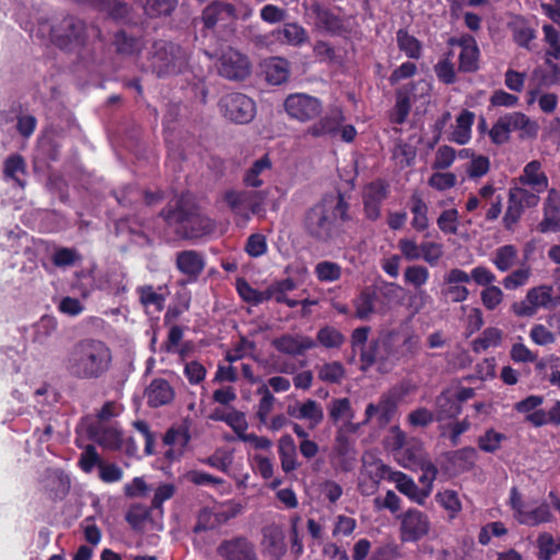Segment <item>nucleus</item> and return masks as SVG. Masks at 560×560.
<instances>
[{
    "label": "nucleus",
    "instance_id": "f257e3e1",
    "mask_svg": "<svg viewBox=\"0 0 560 560\" xmlns=\"http://www.w3.org/2000/svg\"><path fill=\"white\" fill-rule=\"evenodd\" d=\"M352 222L350 203L343 192L337 191L325 194L304 211L302 229L315 243L330 245L345 240Z\"/></svg>",
    "mask_w": 560,
    "mask_h": 560
},
{
    "label": "nucleus",
    "instance_id": "f03ea898",
    "mask_svg": "<svg viewBox=\"0 0 560 560\" xmlns=\"http://www.w3.org/2000/svg\"><path fill=\"white\" fill-rule=\"evenodd\" d=\"M112 360V351L105 342L85 338L68 350L63 368L77 380H98L109 371Z\"/></svg>",
    "mask_w": 560,
    "mask_h": 560
},
{
    "label": "nucleus",
    "instance_id": "7ed1b4c3",
    "mask_svg": "<svg viewBox=\"0 0 560 560\" xmlns=\"http://www.w3.org/2000/svg\"><path fill=\"white\" fill-rule=\"evenodd\" d=\"M161 215L177 235L186 240L199 238L214 230V222L184 199L177 200L174 208L163 210Z\"/></svg>",
    "mask_w": 560,
    "mask_h": 560
},
{
    "label": "nucleus",
    "instance_id": "20e7f679",
    "mask_svg": "<svg viewBox=\"0 0 560 560\" xmlns=\"http://www.w3.org/2000/svg\"><path fill=\"white\" fill-rule=\"evenodd\" d=\"M149 55V67L159 78L182 73L187 69L190 58L186 48L163 39L153 43Z\"/></svg>",
    "mask_w": 560,
    "mask_h": 560
},
{
    "label": "nucleus",
    "instance_id": "39448f33",
    "mask_svg": "<svg viewBox=\"0 0 560 560\" xmlns=\"http://www.w3.org/2000/svg\"><path fill=\"white\" fill-rule=\"evenodd\" d=\"M539 126L521 112H513L501 116L489 131L494 144H503L510 140L512 131H520V138H535Z\"/></svg>",
    "mask_w": 560,
    "mask_h": 560
},
{
    "label": "nucleus",
    "instance_id": "423d86ee",
    "mask_svg": "<svg viewBox=\"0 0 560 560\" xmlns=\"http://www.w3.org/2000/svg\"><path fill=\"white\" fill-rule=\"evenodd\" d=\"M52 43L62 50L73 51L85 45L88 26L81 19L68 15L50 28Z\"/></svg>",
    "mask_w": 560,
    "mask_h": 560
},
{
    "label": "nucleus",
    "instance_id": "0eeeda50",
    "mask_svg": "<svg viewBox=\"0 0 560 560\" xmlns=\"http://www.w3.org/2000/svg\"><path fill=\"white\" fill-rule=\"evenodd\" d=\"M222 115L235 124H248L256 115L255 102L243 93H229L219 102Z\"/></svg>",
    "mask_w": 560,
    "mask_h": 560
},
{
    "label": "nucleus",
    "instance_id": "6e6552de",
    "mask_svg": "<svg viewBox=\"0 0 560 560\" xmlns=\"http://www.w3.org/2000/svg\"><path fill=\"white\" fill-rule=\"evenodd\" d=\"M539 196L522 187H512L509 190V201L503 224L506 230L512 231L520 221L526 208L536 207Z\"/></svg>",
    "mask_w": 560,
    "mask_h": 560
},
{
    "label": "nucleus",
    "instance_id": "1a4fd4ad",
    "mask_svg": "<svg viewBox=\"0 0 560 560\" xmlns=\"http://www.w3.org/2000/svg\"><path fill=\"white\" fill-rule=\"evenodd\" d=\"M285 113L301 122L313 120L323 110V104L317 97L304 93L290 94L283 103Z\"/></svg>",
    "mask_w": 560,
    "mask_h": 560
},
{
    "label": "nucleus",
    "instance_id": "9d476101",
    "mask_svg": "<svg viewBox=\"0 0 560 560\" xmlns=\"http://www.w3.org/2000/svg\"><path fill=\"white\" fill-rule=\"evenodd\" d=\"M218 71L229 80L243 81L250 73V62L245 55L229 47L219 59Z\"/></svg>",
    "mask_w": 560,
    "mask_h": 560
},
{
    "label": "nucleus",
    "instance_id": "9b49d317",
    "mask_svg": "<svg viewBox=\"0 0 560 560\" xmlns=\"http://www.w3.org/2000/svg\"><path fill=\"white\" fill-rule=\"evenodd\" d=\"M470 282V276L458 268L451 269L443 277V288L441 289V299L445 302L460 303L467 300L468 289L464 285Z\"/></svg>",
    "mask_w": 560,
    "mask_h": 560
},
{
    "label": "nucleus",
    "instance_id": "f8f14e48",
    "mask_svg": "<svg viewBox=\"0 0 560 560\" xmlns=\"http://www.w3.org/2000/svg\"><path fill=\"white\" fill-rule=\"evenodd\" d=\"M237 20V10L234 4L215 0L208 4L202 11L205 27H230Z\"/></svg>",
    "mask_w": 560,
    "mask_h": 560
},
{
    "label": "nucleus",
    "instance_id": "ddd939ff",
    "mask_svg": "<svg viewBox=\"0 0 560 560\" xmlns=\"http://www.w3.org/2000/svg\"><path fill=\"white\" fill-rule=\"evenodd\" d=\"M430 525L427 514L410 509L401 515L400 538L402 541H418L429 534Z\"/></svg>",
    "mask_w": 560,
    "mask_h": 560
},
{
    "label": "nucleus",
    "instance_id": "4468645a",
    "mask_svg": "<svg viewBox=\"0 0 560 560\" xmlns=\"http://www.w3.org/2000/svg\"><path fill=\"white\" fill-rule=\"evenodd\" d=\"M217 552L223 560H258L255 545L244 536L222 540Z\"/></svg>",
    "mask_w": 560,
    "mask_h": 560
},
{
    "label": "nucleus",
    "instance_id": "2eb2a0df",
    "mask_svg": "<svg viewBox=\"0 0 560 560\" xmlns=\"http://www.w3.org/2000/svg\"><path fill=\"white\" fill-rule=\"evenodd\" d=\"M345 119V115L339 107L330 108L325 116L307 128L306 133L314 138H334L339 133V128Z\"/></svg>",
    "mask_w": 560,
    "mask_h": 560
},
{
    "label": "nucleus",
    "instance_id": "dca6fc26",
    "mask_svg": "<svg viewBox=\"0 0 560 560\" xmlns=\"http://www.w3.org/2000/svg\"><path fill=\"white\" fill-rule=\"evenodd\" d=\"M261 532L264 551L272 559L280 560L287 551L285 536L282 528L271 524L265 526Z\"/></svg>",
    "mask_w": 560,
    "mask_h": 560
},
{
    "label": "nucleus",
    "instance_id": "f3484780",
    "mask_svg": "<svg viewBox=\"0 0 560 560\" xmlns=\"http://www.w3.org/2000/svg\"><path fill=\"white\" fill-rule=\"evenodd\" d=\"M415 83H408L399 88L396 92V104L390 113V121L401 125L408 117L412 101H415Z\"/></svg>",
    "mask_w": 560,
    "mask_h": 560
},
{
    "label": "nucleus",
    "instance_id": "a211bd4d",
    "mask_svg": "<svg viewBox=\"0 0 560 560\" xmlns=\"http://www.w3.org/2000/svg\"><path fill=\"white\" fill-rule=\"evenodd\" d=\"M272 345L278 351L296 357L304 354L306 350L313 349L316 342L310 337L284 335L273 339Z\"/></svg>",
    "mask_w": 560,
    "mask_h": 560
},
{
    "label": "nucleus",
    "instance_id": "6ab92c4d",
    "mask_svg": "<svg viewBox=\"0 0 560 560\" xmlns=\"http://www.w3.org/2000/svg\"><path fill=\"white\" fill-rule=\"evenodd\" d=\"M176 267L182 273L196 280L205 268V260L196 250H183L177 254Z\"/></svg>",
    "mask_w": 560,
    "mask_h": 560
},
{
    "label": "nucleus",
    "instance_id": "aec40b11",
    "mask_svg": "<svg viewBox=\"0 0 560 560\" xmlns=\"http://www.w3.org/2000/svg\"><path fill=\"white\" fill-rule=\"evenodd\" d=\"M147 396L151 407H160L173 400L174 390L166 380L154 378L147 389Z\"/></svg>",
    "mask_w": 560,
    "mask_h": 560
},
{
    "label": "nucleus",
    "instance_id": "412c9836",
    "mask_svg": "<svg viewBox=\"0 0 560 560\" xmlns=\"http://www.w3.org/2000/svg\"><path fill=\"white\" fill-rule=\"evenodd\" d=\"M398 455L400 464L410 469H418V467L423 466L424 463L430 462L422 444L417 440L409 441Z\"/></svg>",
    "mask_w": 560,
    "mask_h": 560
},
{
    "label": "nucleus",
    "instance_id": "4be33fe9",
    "mask_svg": "<svg viewBox=\"0 0 560 560\" xmlns=\"http://www.w3.org/2000/svg\"><path fill=\"white\" fill-rule=\"evenodd\" d=\"M312 12L315 14L318 25L326 32L339 34L343 30L341 19L330 9L324 8L319 3H313Z\"/></svg>",
    "mask_w": 560,
    "mask_h": 560
},
{
    "label": "nucleus",
    "instance_id": "5701e85b",
    "mask_svg": "<svg viewBox=\"0 0 560 560\" xmlns=\"http://www.w3.org/2000/svg\"><path fill=\"white\" fill-rule=\"evenodd\" d=\"M278 451L281 459V468L284 472H291L298 468L296 446L293 438L285 434L278 442Z\"/></svg>",
    "mask_w": 560,
    "mask_h": 560
},
{
    "label": "nucleus",
    "instance_id": "b1692460",
    "mask_svg": "<svg viewBox=\"0 0 560 560\" xmlns=\"http://www.w3.org/2000/svg\"><path fill=\"white\" fill-rule=\"evenodd\" d=\"M393 479L396 481V488L401 493L420 504H423L424 499L430 494V489H419L413 480L402 472H395Z\"/></svg>",
    "mask_w": 560,
    "mask_h": 560
},
{
    "label": "nucleus",
    "instance_id": "393cba45",
    "mask_svg": "<svg viewBox=\"0 0 560 560\" xmlns=\"http://www.w3.org/2000/svg\"><path fill=\"white\" fill-rule=\"evenodd\" d=\"M462 411V405L451 392H443L436 397V418L439 421L453 419Z\"/></svg>",
    "mask_w": 560,
    "mask_h": 560
},
{
    "label": "nucleus",
    "instance_id": "a878e982",
    "mask_svg": "<svg viewBox=\"0 0 560 560\" xmlns=\"http://www.w3.org/2000/svg\"><path fill=\"white\" fill-rule=\"evenodd\" d=\"M467 45L462 48L459 54V71L475 72L478 70L479 48L474 37L466 39Z\"/></svg>",
    "mask_w": 560,
    "mask_h": 560
},
{
    "label": "nucleus",
    "instance_id": "bb28decb",
    "mask_svg": "<svg viewBox=\"0 0 560 560\" xmlns=\"http://www.w3.org/2000/svg\"><path fill=\"white\" fill-rule=\"evenodd\" d=\"M394 411L395 407L389 400H382L377 405L369 404L363 423H368L372 417L376 416L377 425L386 427L392 421Z\"/></svg>",
    "mask_w": 560,
    "mask_h": 560
},
{
    "label": "nucleus",
    "instance_id": "cd10ccee",
    "mask_svg": "<svg viewBox=\"0 0 560 560\" xmlns=\"http://www.w3.org/2000/svg\"><path fill=\"white\" fill-rule=\"evenodd\" d=\"M545 63L549 67V72L540 68L533 71V79L537 81V86L549 88L560 84V65L551 61L549 58H546Z\"/></svg>",
    "mask_w": 560,
    "mask_h": 560
},
{
    "label": "nucleus",
    "instance_id": "c85d7f7f",
    "mask_svg": "<svg viewBox=\"0 0 560 560\" xmlns=\"http://www.w3.org/2000/svg\"><path fill=\"white\" fill-rule=\"evenodd\" d=\"M527 300L533 303L535 310L537 307L556 308V305H553L552 288L549 285L532 288L527 292Z\"/></svg>",
    "mask_w": 560,
    "mask_h": 560
},
{
    "label": "nucleus",
    "instance_id": "c756f323",
    "mask_svg": "<svg viewBox=\"0 0 560 560\" xmlns=\"http://www.w3.org/2000/svg\"><path fill=\"white\" fill-rule=\"evenodd\" d=\"M92 438L103 447L118 450L122 444L121 433L114 428H102L92 432Z\"/></svg>",
    "mask_w": 560,
    "mask_h": 560
},
{
    "label": "nucleus",
    "instance_id": "7c9ffc66",
    "mask_svg": "<svg viewBox=\"0 0 560 560\" xmlns=\"http://www.w3.org/2000/svg\"><path fill=\"white\" fill-rule=\"evenodd\" d=\"M26 173V163L22 155L11 154L9 155L3 165V174L5 178L13 179L20 187H24L25 183L21 180L18 174Z\"/></svg>",
    "mask_w": 560,
    "mask_h": 560
},
{
    "label": "nucleus",
    "instance_id": "2f4dec72",
    "mask_svg": "<svg viewBox=\"0 0 560 560\" xmlns=\"http://www.w3.org/2000/svg\"><path fill=\"white\" fill-rule=\"evenodd\" d=\"M474 122V113L463 110L456 119V129L452 135V140L458 144H465L470 138V128Z\"/></svg>",
    "mask_w": 560,
    "mask_h": 560
},
{
    "label": "nucleus",
    "instance_id": "473e14b6",
    "mask_svg": "<svg viewBox=\"0 0 560 560\" xmlns=\"http://www.w3.org/2000/svg\"><path fill=\"white\" fill-rule=\"evenodd\" d=\"M541 164L539 161L529 162L523 171V175L520 177V182L532 186H539L546 188L548 185V178L544 173H539Z\"/></svg>",
    "mask_w": 560,
    "mask_h": 560
},
{
    "label": "nucleus",
    "instance_id": "72a5a7b5",
    "mask_svg": "<svg viewBox=\"0 0 560 560\" xmlns=\"http://www.w3.org/2000/svg\"><path fill=\"white\" fill-rule=\"evenodd\" d=\"M375 293L370 290H363L353 301L355 307V317L366 320L374 313Z\"/></svg>",
    "mask_w": 560,
    "mask_h": 560
},
{
    "label": "nucleus",
    "instance_id": "f704fd0d",
    "mask_svg": "<svg viewBox=\"0 0 560 560\" xmlns=\"http://www.w3.org/2000/svg\"><path fill=\"white\" fill-rule=\"evenodd\" d=\"M397 44L401 51H404L407 57L419 59L421 56V44L420 42L412 35H410L406 30H399L397 32Z\"/></svg>",
    "mask_w": 560,
    "mask_h": 560
},
{
    "label": "nucleus",
    "instance_id": "c9c22d12",
    "mask_svg": "<svg viewBox=\"0 0 560 560\" xmlns=\"http://www.w3.org/2000/svg\"><path fill=\"white\" fill-rule=\"evenodd\" d=\"M328 415L330 420L337 423L342 418L352 420L354 411L348 398H335L328 405Z\"/></svg>",
    "mask_w": 560,
    "mask_h": 560
},
{
    "label": "nucleus",
    "instance_id": "e433bc0d",
    "mask_svg": "<svg viewBox=\"0 0 560 560\" xmlns=\"http://www.w3.org/2000/svg\"><path fill=\"white\" fill-rule=\"evenodd\" d=\"M411 212L413 214L411 221L412 228L417 231L425 230L428 228V206L421 197L416 194L411 196Z\"/></svg>",
    "mask_w": 560,
    "mask_h": 560
},
{
    "label": "nucleus",
    "instance_id": "4c0bfd02",
    "mask_svg": "<svg viewBox=\"0 0 560 560\" xmlns=\"http://www.w3.org/2000/svg\"><path fill=\"white\" fill-rule=\"evenodd\" d=\"M516 258V247L513 245H504L495 250L493 264L500 271H508L514 266Z\"/></svg>",
    "mask_w": 560,
    "mask_h": 560
},
{
    "label": "nucleus",
    "instance_id": "58836bf2",
    "mask_svg": "<svg viewBox=\"0 0 560 560\" xmlns=\"http://www.w3.org/2000/svg\"><path fill=\"white\" fill-rule=\"evenodd\" d=\"M289 69L284 59H273L266 69V79L273 85H279L288 80Z\"/></svg>",
    "mask_w": 560,
    "mask_h": 560
},
{
    "label": "nucleus",
    "instance_id": "ea45409f",
    "mask_svg": "<svg viewBox=\"0 0 560 560\" xmlns=\"http://www.w3.org/2000/svg\"><path fill=\"white\" fill-rule=\"evenodd\" d=\"M300 413V419L310 421L311 429L317 427L324 419L323 408L313 399H307L301 404Z\"/></svg>",
    "mask_w": 560,
    "mask_h": 560
},
{
    "label": "nucleus",
    "instance_id": "a19ab883",
    "mask_svg": "<svg viewBox=\"0 0 560 560\" xmlns=\"http://www.w3.org/2000/svg\"><path fill=\"white\" fill-rule=\"evenodd\" d=\"M477 458V451L474 447H464L450 453L448 459L460 470L466 471L474 467Z\"/></svg>",
    "mask_w": 560,
    "mask_h": 560
},
{
    "label": "nucleus",
    "instance_id": "79ce46f5",
    "mask_svg": "<svg viewBox=\"0 0 560 560\" xmlns=\"http://www.w3.org/2000/svg\"><path fill=\"white\" fill-rule=\"evenodd\" d=\"M537 546L539 549L538 558L540 560H552L553 556L560 552V537L556 542L551 534L541 533L537 538Z\"/></svg>",
    "mask_w": 560,
    "mask_h": 560
},
{
    "label": "nucleus",
    "instance_id": "37998d69",
    "mask_svg": "<svg viewBox=\"0 0 560 560\" xmlns=\"http://www.w3.org/2000/svg\"><path fill=\"white\" fill-rule=\"evenodd\" d=\"M271 162L267 155L261 159L255 161L253 165L247 170L244 176V183L246 186L250 187H259L262 184V180L259 178V175L270 168Z\"/></svg>",
    "mask_w": 560,
    "mask_h": 560
},
{
    "label": "nucleus",
    "instance_id": "c03bdc74",
    "mask_svg": "<svg viewBox=\"0 0 560 560\" xmlns=\"http://www.w3.org/2000/svg\"><path fill=\"white\" fill-rule=\"evenodd\" d=\"M112 194L117 202L125 208H132L142 200V190L133 185H128L119 191H113Z\"/></svg>",
    "mask_w": 560,
    "mask_h": 560
},
{
    "label": "nucleus",
    "instance_id": "a18cd8bd",
    "mask_svg": "<svg viewBox=\"0 0 560 560\" xmlns=\"http://www.w3.org/2000/svg\"><path fill=\"white\" fill-rule=\"evenodd\" d=\"M388 195V184L382 179L368 184L362 194V199L373 202L383 203Z\"/></svg>",
    "mask_w": 560,
    "mask_h": 560
},
{
    "label": "nucleus",
    "instance_id": "49530a36",
    "mask_svg": "<svg viewBox=\"0 0 560 560\" xmlns=\"http://www.w3.org/2000/svg\"><path fill=\"white\" fill-rule=\"evenodd\" d=\"M317 340L326 348H340L345 342V336L332 326H325L317 332Z\"/></svg>",
    "mask_w": 560,
    "mask_h": 560
},
{
    "label": "nucleus",
    "instance_id": "de8ad7c7",
    "mask_svg": "<svg viewBox=\"0 0 560 560\" xmlns=\"http://www.w3.org/2000/svg\"><path fill=\"white\" fill-rule=\"evenodd\" d=\"M151 512L142 504H132L126 513V521L135 530H140L147 520L150 518Z\"/></svg>",
    "mask_w": 560,
    "mask_h": 560
},
{
    "label": "nucleus",
    "instance_id": "09e8293b",
    "mask_svg": "<svg viewBox=\"0 0 560 560\" xmlns=\"http://www.w3.org/2000/svg\"><path fill=\"white\" fill-rule=\"evenodd\" d=\"M177 0H145L143 8L151 18L168 15L173 12Z\"/></svg>",
    "mask_w": 560,
    "mask_h": 560
},
{
    "label": "nucleus",
    "instance_id": "8fccbe9b",
    "mask_svg": "<svg viewBox=\"0 0 560 560\" xmlns=\"http://www.w3.org/2000/svg\"><path fill=\"white\" fill-rule=\"evenodd\" d=\"M429 279V270L427 267L421 265L408 266L404 272V280L407 284L415 287L416 289L421 288L427 283Z\"/></svg>",
    "mask_w": 560,
    "mask_h": 560
},
{
    "label": "nucleus",
    "instance_id": "3c124183",
    "mask_svg": "<svg viewBox=\"0 0 560 560\" xmlns=\"http://www.w3.org/2000/svg\"><path fill=\"white\" fill-rule=\"evenodd\" d=\"M287 43L292 46H301L308 40L306 30L298 23H287L282 30Z\"/></svg>",
    "mask_w": 560,
    "mask_h": 560
},
{
    "label": "nucleus",
    "instance_id": "603ef678",
    "mask_svg": "<svg viewBox=\"0 0 560 560\" xmlns=\"http://www.w3.org/2000/svg\"><path fill=\"white\" fill-rule=\"evenodd\" d=\"M551 517V513L547 503H542L532 511H526L523 517L520 518L522 524L530 526L538 525L540 523L548 522Z\"/></svg>",
    "mask_w": 560,
    "mask_h": 560
},
{
    "label": "nucleus",
    "instance_id": "864d4df0",
    "mask_svg": "<svg viewBox=\"0 0 560 560\" xmlns=\"http://www.w3.org/2000/svg\"><path fill=\"white\" fill-rule=\"evenodd\" d=\"M250 190H228L224 194V201L237 214H241L242 207L248 206Z\"/></svg>",
    "mask_w": 560,
    "mask_h": 560
},
{
    "label": "nucleus",
    "instance_id": "5fc2aeb1",
    "mask_svg": "<svg viewBox=\"0 0 560 560\" xmlns=\"http://www.w3.org/2000/svg\"><path fill=\"white\" fill-rule=\"evenodd\" d=\"M345 376V368L340 362L324 364L318 371V377L324 382L339 383Z\"/></svg>",
    "mask_w": 560,
    "mask_h": 560
},
{
    "label": "nucleus",
    "instance_id": "6e6d98bb",
    "mask_svg": "<svg viewBox=\"0 0 560 560\" xmlns=\"http://www.w3.org/2000/svg\"><path fill=\"white\" fill-rule=\"evenodd\" d=\"M505 440V435L489 429L486 433L478 439V446L487 453H494L500 448L501 442Z\"/></svg>",
    "mask_w": 560,
    "mask_h": 560
},
{
    "label": "nucleus",
    "instance_id": "4d7b16f0",
    "mask_svg": "<svg viewBox=\"0 0 560 560\" xmlns=\"http://www.w3.org/2000/svg\"><path fill=\"white\" fill-rule=\"evenodd\" d=\"M315 273L320 281H336L341 277V268L337 262L320 261L315 267Z\"/></svg>",
    "mask_w": 560,
    "mask_h": 560
},
{
    "label": "nucleus",
    "instance_id": "13d9d810",
    "mask_svg": "<svg viewBox=\"0 0 560 560\" xmlns=\"http://www.w3.org/2000/svg\"><path fill=\"white\" fill-rule=\"evenodd\" d=\"M421 258L430 266H435L443 256L442 244L435 242H423L420 244Z\"/></svg>",
    "mask_w": 560,
    "mask_h": 560
},
{
    "label": "nucleus",
    "instance_id": "bf43d9fd",
    "mask_svg": "<svg viewBox=\"0 0 560 560\" xmlns=\"http://www.w3.org/2000/svg\"><path fill=\"white\" fill-rule=\"evenodd\" d=\"M114 46L116 51L122 55H131L137 50V40L135 37L128 36L125 31H118L115 34Z\"/></svg>",
    "mask_w": 560,
    "mask_h": 560
},
{
    "label": "nucleus",
    "instance_id": "052dcab7",
    "mask_svg": "<svg viewBox=\"0 0 560 560\" xmlns=\"http://www.w3.org/2000/svg\"><path fill=\"white\" fill-rule=\"evenodd\" d=\"M332 452L335 455L339 458L346 459L350 458L351 454L353 452L352 444L349 440V438L343 432V429L340 428L337 431L335 443L332 446Z\"/></svg>",
    "mask_w": 560,
    "mask_h": 560
},
{
    "label": "nucleus",
    "instance_id": "680f3d73",
    "mask_svg": "<svg viewBox=\"0 0 560 560\" xmlns=\"http://www.w3.org/2000/svg\"><path fill=\"white\" fill-rule=\"evenodd\" d=\"M542 31L545 34V40L550 46V49L547 50L546 55L548 57H553L555 59H560V36L558 31L550 24H545L542 26Z\"/></svg>",
    "mask_w": 560,
    "mask_h": 560
},
{
    "label": "nucleus",
    "instance_id": "e2e57ef3",
    "mask_svg": "<svg viewBox=\"0 0 560 560\" xmlns=\"http://www.w3.org/2000/svg\"><path fill=\"white\" fill-rule=\"evenodd\" d=\"M458 212L456 209L444 210L438 218V226L444 233L456 234Z\"/></svg>",
    "mask_w": 560,
    "mask_h": 560
},
{
    "label": "nucleus",
    "instance_id": "0e129e2a",
    "mask_svg": "<svg viewBox=\"0 0 560 560\" xmlns=\"http://www.w3.org/2000/svg\"><path fill=\"white\" fill-rule=\"evenodd\" d=\"M503 300V292L499 287L489 285L481 291V301L485 307L493 311Z\"/></svg>",
    "mask_w": 560,
    "mask_h": 560
},
{
    "label": "nucleus",
    "instance_id": "69168bd1",
    "mask_svg": "<svg viewBox=\"0 0 560 560\" xmlns=\"http://www.w3.org/2000/svg\"><path fill=\"white\" fill-rule=\"evenodd\" d=\"M245 250L250 257L262 256L267 252L266 237L258 233L252 234L247 238Z\"/></svg>",
    "mask_w": 560,
    "mask_h": 560
},
{
    "label": "nucleus",
    "instance_id": "338daca9",
    "mask_svg": "<svg viewBox=\"0 0 560 560\" xmlns=\"http://www.w3.org/2000/svg\"><path fill=\"white\" fill-rule=\"evenodd\" d=\"M434 72L438 79L445 84H452L456 80L454 65L448 59L439 61L434 66Z\"/></svg>",
    "mask_w": 560,
    "mask_h": 560
},
{
    "label": "nucleus",
    "instance_id": "774afa93",
    "mask_svg": "<svg viewBox=\"0 0 560 560\" xmlns=\"http://www.w3.org/2000/svg\"><path fill=\"white\" fill-rule=\"evenodd\" d=\"M455 159V150L448 145L440 147L435 153V160L432 164L434 170H445L450 167Z\"/></svg>",
    "mask_w": 560,
    "mask_h": 560
}]
</instances>
